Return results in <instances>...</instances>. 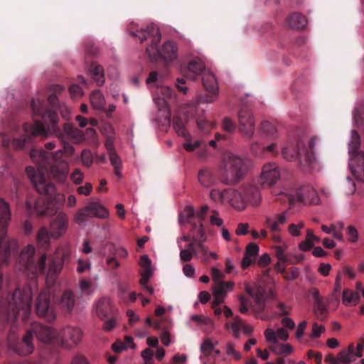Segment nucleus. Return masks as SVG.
<instances>
[{"mask_svg":"<svg viewBox=\"0 0 364 364\" xmlns=\"http://www.w3.org/2000/svg\"><path fill=\"white\" fill-rule=\"evenodd\" d=\"M202 82L205 90L210 93V95L201 97L198 101L205 103L213 102L218 94V84L215 76L210 70H206L202 74Z\"/></svg>","mask_w":364,"mask_h":364,"instance_id":"f8f14e48","label":"nucleus"},{"mask_svg":"<svg viewBox=\"0 0 364 364\" xmlns=\"http://www.w3.org/2000/svg\"><path fill=\"white\" fill-rule=\"evenodd\" d=\"M364 343L363 341L357 343H350L348 346L341 350L334 357L329 354L325 358V362L328 364H350L363 356Z\"/></svg>","mask_w":364,"mask_h":364,"instance_id":"6e6552de","label":"nucleus"},{"mask_svg":"<svg viewBox=\"0 0 364 364\" xmlns=\"http://www.w3.org/2000/svg\"><path fill=\"white\" fill-rule=\"evenodd\" d=\"M11 219L9 204L0 198V262L6 263L13 252L17 250V241L6 235V227Z\"/></svg>","mask_w":364,"mask_h":364,"instance_id":"39448f33","label":"nucleus"},{"mask_svg":"<svg viewBox=\"0 0 364 364\" xmlns=\"http://www.w3.org/2000/svg\"><path fill=\"white\" fill-rule=\"evenodd\" d=\"M234 287L235 283L232 281L214 284L213 287V295H218V296L225 298L227 294L233 290Z\"/></svg>","mask_w":364,"mask_h":364,"instance_id":"cd10ccee","label":"nucleus"},{"mask_svg":"<svg viewBox=\"0 0 364 364\" xmlns=\"http://www.w3.org/2000/svg\"><path fill=\"white\" fill-rule=\"evenodd\" d=\"M271 350L274 352L277 355L281 354H290L293 352L294 348L293 347L288 343H282L279 345L278 347H272L271 348Z\"/></svg>","mask_w":364,"mask_h":364,"instance_id":"49530a36","label":"nucleus"},{"mask_svg":"<svg viewBox=\"0 0 364 364\" xmlns=\"http://www.w3.org/2000/svg\"><path fill=\"white\" fill-rule=\"evenodd\" d=\"M355 288V290H343L342 300L346 306H355L360 301V296H364V288L362 282H358Z\"/></svg>","mask_w":364,"mask_h":364,"instance_id":"6ab92c4d","label":"nucleus"},{"mask_svg":"<svg viewBox=\"0 0 364 364\" xmlns=\"http://www.w3.org/2000/svg\"><path fill=\"white\" fill-rule=\"evenodd\" d=\"M243 325L244 323L242 318L236 316L234 317V320L232 323L225 324V328H231L233 336L235 338H239L240 337V332L242 331Z\"/></svg>","mask_w":364,"mask_h":364,"instance_id":"e433bc0d","label":"nucleus"},{"mask_svg":"<svg viewBox=\"0 0 364 364\" xmlns=\"http://www.w3.org/2000/svg\"><path fill=\"white\" fill-rule=\"evenodd\" d=\"M36 248L32 245H27L21 252L20 262L24 267V271L31 274H43L46 270L47 256L46 254L41 255L38 262L33 260Z\"/></svg>","mask_w":364,"mask_h":364,"instance_id":"1a4fd4ad","label":"nucleus"},{"mask_svg":"<svg viewBox=\"0 0 364 364\" xmlns=\"http://www.w3.org/2000/svg\"><path fill=\"white\" fill-rule=\"evenodd\" d=\"M33 111L34 124L33 126L25 125V130L31 132L33 136H47L48 132H56L58 117L55 112L44 111L43 102L33 100L31 103Z\"/></svg>","mask_w":364,"mask_h":364,"instance_id":"20e7f679","label":"nucleus"},{"mask_svg":"<svg viewBox=\"0 0 364 364\" xmlns=\"http://www.w3.org/2000/svg\"><path fill=\"white\" fill-rule=\"evenodd\" d=\"M69 91L71 97L74 98L80 97L83 95V91L81 87L75 84L72 85L70 87Z\"/></svg>","mask_w":364,"mask_h":364,"instance_id":"69168bd1","label":"nucleus"},{"mask_svg":"<svg viewBox=\"0 0 364 364\" xmlns=\"http://www.w3.org/2000/svg\"><path fill=\"white\" fill-rule=\"evenodd\" d=\"M210 196L213 201L229 205L237 210H242L246 208V201L242 193L232 188L223 191L214 188L211 190Z\"/></svg>","mask_w":364,"mask_h":364,"instance_id":"0eeeda50","label":"nucleus"},{"mask_svg":"<svg viewBox=\"0 0 364 364\" xmlns=\"http://www.w3.org/2000/svg\"><path fill=\"white\" fill-rule=\"evenodd\" d=\"M32 338L33 331H28L23 336L22 342L16 348L15 351L21 356H26L32 353L34 349Z\"/></svg>","mask_w":364,"mask_h":364,"instance_id":"5701e85b","label":"nucleus"},{"mask_svg":"<svg viewBox=\"0 0 364 364\" xmlns=\"http://www.w3.org/2000/svg\"><path fill=\"white\" fill-rule=\"evenodd\" d=\"M190 318L198 326L205 325L213 327L214 326L213 321L209 317L203 315L193 314L191 316Z\"/></svg>","mask_w":364,"mask_h":364,"instance_id":"37998d69","label":"nucleus"},{"mask_svg":"<svg viewBox=\"0 0 364 364\" xmlns=\"http://www.w3.org/2000/svg\"><path fill=\"white\" fill-rule=\"evenodd\" d=\"M79 287L82 294H90L93 292V287L91 283L85 279L80 281Z\"/></svg>","mask_w":364,"mask_h":364,"instance_id":"13d9d810","label":"nucleus"},{"mask_svg":"<svg viewBox=\"0 0 364 364\" xmlns=\"http://www.w3.org/2000/svg\"><path fill=\"white\" fill-rule=\"evenodd\" d=\"M153 350L150 348H146L141 353V356L144 360V364H153Z\"/></svg>","mask_w":364,"mask_h":364,"instance_id":"e2e57ef3","label":"nucleus"},{"mask_svg":"<svg viewBox=\"0 0 364 364\" xmlns=\"http://www.w3.org/2000/svg\"><path fill=\"white\" fill-rule=\"evenodd\" d=\"M109 161L114 168H122V162L120 157L117 155L116 152H112L111 154L109 155Z\"/></svg>","mask_w":364,"mask_h":364,"instance_id":"680f3d73","label":"nucleus"},{"mask_svg":"<svg viewBox=\"0 0 364 364\" xmlns=\"http://www.w3.org/2000/svg\"><path fill=\"white\" fill-rule=\"evenodd\" d=\"M50 293L48 291H42L36 302V314L39 317L44 318L51 322L55 318V314L50 306Z\"/></svg>","mask_w":364,"mask_h":364,"instance_id":"2eb2a0df","label":"nucleus"},{"mask_svg":"<svg viewBox=\"0 0 364 364\" xmlns=\"http://www.w3.org/2000/svg\"><path fill=\"white\" fill-rule=\"evenodd\" d=\"M289 217L288 210L276 213L272 215H266L264 225L272 233L279 232L282 230L280 225L285 224Z\"/></svg>","mask_w":364,"mask_h":364,"instance_id":"f3484780","label":"nucleus"},{"mask_svg":"<svg viewBox=\"0 0 364 364\" xmlns=\"http://www.w3.org/2000/svg\"><path fill=\"white\" fill-rule=\"evenodd\" d=\"M51 239H53L52 232L50 229L48 230L46 227L43 226L38 231L36 242L38 246L48 248L51 243Z\"/></svg>","mask_w":364,"mask_h":364,"instance_id":"bb28decb","label":"nucleus"},{"mask_svg":"<svg viewBox=\"0 0 364 364\" xmlns=\"http://www.w3.org/2000/svg\"><path fill=\"white\" fill-rule=\"evenodd\" d=\"M215 348L214 343L210 339H205L201 343L200 350L204 355H208L210 351L213 350Z\"/></svg>","mask_w":364,"mask_h":364,"instance_id":"5fc2aeb1","label":"nucleus"},{"mask_svg":"<svg viewBox=\"0 0 364 364\" xmlns=\"http://www.w3.org/2000/svg\"><path fill=\"white\" fill-rule=\"evenodd\" d=\"M222 128L227 132H233L236 129L235 122L228 117H225L222 121Z\"/></svg>","mask_w":364,"mask_h":364,"instance_id":"864d4df0","label":"nucleus"},{"mask_svg":"<svg viewBox=\"0 0 364 364\" xmlns=\"http://www.w3.org/2000/svg\"><path fill=\"white\" fill-rule=\"evenodd\" d=\"M287 247L288 246L287 243H283L282 245H276L274 247L275 251V256L278 259V260L283 262H288V257L284 253Z\"/></svg>","mask_w":364,"mask_h":364,"instance_id":"a18cd8bd","label":"nucleus"},{"mask_svg":"<svg viewBox=\"0 0 364 364\" xmlns=\"http://www.w3.org/2000/svg\"><path fill=\"white\" fill-rule=\"evenodd\" d=\"M262 132L266 140H275L277 137L276 128L269 122H264L262 124Z\"/></svg>","mask_w":364,"mask_h":364,"instance_id":"4c0bfd02","label":"nucleus"},{"mask_svg":"<svg viewBox=\"0 0 364 364\" xmlns=\"http://www.w3.org/2000/svg\"><path fill=\"white\" fill-rule=\"evenodd\" d=\"M300 202L304 205H318L321 202L316 190L311 186L301 187L296 193L295 196L290 198V203Z\"/></svg>","mask_w":364,"mask_h":364,"instance_id":"4468645a","label":"nucleus"},{"mask_svg":"<svg viewBox=\"0 0 364 364\" xmlns=\"http://www.w3.org/2000/svg\"><path fill=\"white\" fill-rule=\"evenodd\" d=\"M32 161L36 163V168L28 166L26 173L36 191L41 195H52L55 190V185L45 176L44 171L50 166V173L53 178L64 183L68 176L70 166L68 163L63 159V151L57 150L51 154L43 149H33L30 151Z\"/></svg>","mask_w":364,"mask_h":364,"instance_id":"f257e3e1","label":"nucleus"},{"mask_svg":"<svg viewBox=\"0 0 364 364\" xmlns=\"http://www.w3.org/2000/svg\"><path fill=\"white\" fill-rule=\"evenodd\" d=\"M65 132L75 142L80 143L86 139L84 132L70 124H65L64 125Z\"/></svg>","mask_w":364,"mask_h":364,"instance_id":"2f4dec72","label":"nucleus"},{"mask_svg":"<svg viewBox=\"0 0 364 364\" xmlns=\"http://www.w3.org/2000/svg\"><path fill=\"white\" fill-rule=\"evenodd\" d=\"M245 290L255 301V306H252V310L256 317L262 320L266 319V317L262 314L265 308L267 301L264 289L257 286L252 287L246 283L245 284Z\"/></svg>","mask_w":364,"mask_h":364,"instance_id":"9d476101","label":"nucleus"},{"mask_svg":"<svg viewBox=\"0 0 364 364\" xmlns=\"http://www.w3.org/2000/svg\"><path fill=\"white\" fill-rule=\"evenodd\" d=\"M31 303L32 291L30 287H27L22 290H16L9 304L12 319L16 320L17 316L19 315L23 320L26 321L31 313Z\"/></svg>","mask_w":364,"mask_h":364,"instance_id":"423d86ee","label":"nucleus"},{"mask_svg":"<svg viewBox=\"0 0 364 364\" xmlns=\"http://www.w3.org/2000/svg\"><path fill=\"white\" fill-rule=\"evenodd\" d=\"M249 167L245 159L230 152L225 153L218 168V180L224 185H235L242 180Z\"/></svg>","mask_w":364,"mask_h":364,"instance_id":"7ed1b4c3","label":"nucleus"},{"mask_svg":"<svg viewBox=\"0 0 364 364\" xmlns=\"http://www.w3.org/2000/svg\"><path fill=\"white\" fill-rule=\"evenodd\" d=\"M324 331L325 327L323 325L314 322L312 325V331L310 336L313 338H319Z\"/></svg>","mask_w":364,"mask_h":364,"instance_id":"6e6d98bb","label":"nucleus"},{"mask_svg":"<svg viewBox=\"0 0 364 364\" xmlns=\"http://www.w3.org/2000/svg\"><path fill=\"white\" fill-rule=\"evenodd\" d=\"M190 240V237L183 235L178 240V245L180 248V259L183 262H189L197 255V251L190 252L188 249H183V242Z\"/></svg>","mask_w":364,"mask_h":364,"instance_id":"c85d7f7f","label":"nucleus"},{"mask_svg":"<svg viewBox=\"0 0 364 364\" xmlns=\"http://www.w3.org/2000/svg\"><path fill=\"white\" fill-rule=\"evenodd\" d=\"M90 103L95 109H102L105 105V99L102 93L97 90L93 91L90 97Z\"/></svg>","mask_w":364,"mask_h":364,"instance_id":"c9c22d12","label":"nucleus"},{"mask_svg":"<svg viewBox=\"0 0 364 364\" xmlns=\"http://www.w3.org/2000/svg\"><path fill=\"white\" fill-rule=\"evenodd\" d=\"M281 177L279 166L275 163L264 164L259 176L261 185L272 186L279 181Z\"/></svg>","mask_w":364,"mask_h":364,"instance_id":"dca6fc26","label":"nucleus"},{"mask_svg":"<svg viewBox=\"0 0 364 364\" xmlns=\"http://www.w3.org/2000/svg\"><path fill=\"white\" fill-rule=\"evenodd\" d=\"M75 302L73 293L70 290H67L63 294L58 304L63 310L70 312L74 307Z\"/></svg>","mask_w":364,"mask_h":364,"instance_id":"c756f323","label":"nucleus"},{"mask_svg":"<svg viewBox=\"0 0 364 364\" xmlns=\"http://www.w3.org/2000/svg\"><path fill=\"white\" fill-rule=\"evenodd\" d=\"M188 70L196 75H202L206 70L204 62L200 58L191 60L188 63Z\"/></svg>","mask_w":364,"mask_h":364,"instance_id":"ea45409f","label":"nucleus"},{"mask_svg":"<svg viewBox=\"0 0 364 364\" xmlns=\"http://www.w3.org/2000/svg\"><path fill=\"white\" fill-rule=\"evenodd\" d=\"M89 72L98 86H102L104 84V70L101 65H99L95 63H92L90 67Z\"/></svg>","mask_w":364,"mask_h":364,"instance_id":"72a5a7b5","label":"nucleus"},{"mask_svg":"<svg viewBox=\"0 0 364 364\" xmlns=\"http://www.w3.org/2000/svg\"><path fill=\"white\" fill-rule=\"evenodd\" d=\"M244 198L252 205H258L261 201V194L259 190L254 186H249L243 188Z\"/></svg>","mask_w":364,"mask_h":364,"instance_id":"a878e982","label":"nucleus"},{"mask_svg":"<svg viewBox=\"0 0 364 364\" xmlns=\"http://www.w3.org/2000/svg\"><path fill=\"white\" fill-rule=\"evenodd\" d=\"M70 179L75 184H80L83 181L84 173L79 168H75L70 175Z\"/></svg>","mask_w":364,"mask_h":364,"instance_id":"4d7b16f0","label":"nucleus"},{"mask_svg":"<svg viewBox=\"0 0 364 364\" xmlns=\"http://www.w3.org/2000/svg\"><path fill=\"white\" fill-rule=\"evenodd\" d=\"M198 181L203 187L209 188L215 183V178L210 170L202 169L198 173Z\"/></svg>","mask_w":364,"mask_h":364,"instance_id":"7c9ffc66","label":"nucleus"},{"mask_svg":"<svg viewBox=\"0 0 364 364\" xmlns=\"http://www.w3.org/2000/svg\"><path fill=\"white\" fill-rule=\"evenodd\" d=\"M287 23L293 29H301L307 24V19L299 13H294L289 16Z\"/></svg>","mask_w":364,"mask_h":364,"instance_id":"473e14b6","label":"nucleus"},{"mask_svg":"<svg viewBox=\"0 0 364 364\" xmlns=\"http://www.w3.org/2000/svg\"><path fill=\"white\" fill-rule=\"evenodd\" d=\"M264 335L267 342L272 343H277L276 331H274L272 328H267L264 332Z\"/></svg>","mask_w":364,"mask_h":364,"instance_id":"0e129e2a","label":"nucleus"},{"mask_svg":"<svg viewBox=\"0 0 364 364\" xmlns=\"http://www.w3.org/2000/svg\"><path fill=\"white\" fill-rule=\"evenodd\" d=\"M352 138L353 139H355V141H351L350 143H349V153L351 154L353 156L350 159V169H351V171L352 173H353V175H355V170L353 169V163H355L357 159H356V156H355V154L357 152V149H358V139H359V136H358V134H357L356 132L355 131H353L352 132Z\"/></svg>","mask_w":364,"mask_h":364,"instance_id":"f704fd0d","label":"nucleus"},{"mask_svg":"<svg viewBox=\"0 0 364 364\" xmlns=\"http://www.w3.org/2000/svg\"><path fill=\"white\" fill-rule=\"evenodd\" d=\"M212 279L215 284L223 282L225 276L218 267H212L210 269Z\"/></svg>","mask_w":364,"mask_h":364,"instance_id":"8fccbe9b","label":"nucleus"},{"mask_svg":"<svg viewBox=\"0 0 364 364\" xmlns=\"http://www.w3.org/2000/svg\"><path fill=\"white\" fill-rule=\"evenodd\" d=\"M139 283L142 287L146 286L150 277L153 274V270L141 271Z\"/></svg>","mask_w":364,"mask_h":364,"instance_id":"774afa93","label":"nucleus"},{"mask_svg":"<svg viewBox=\"0 0 364 364\" xmlns=\"http://www.w3.org/2000/svg\"><path fill=\"white\" fill-rule=\"evenodd\" d=\"M90 218H92L87 205L78 210L74 216V221L79 225H85Z\"/></svg>","mask_w":364,"mask_h":364,"instance_id":"58836bf2","label":"nucleus"},{"mask_svg":"<svg viewBox=\"0 0 364 364\" xmlns=\"http://www.w3.org/2000/svg\"><path fill=\"white\" fill-rule=\"evenodd\" d=\"M310 294L314 299L317 308H318L321 310L324 309L325 306L323 305V298L320 296V293L318 289L316 288H312L310 289Z\"/></svg>","mask_w":364,"mask_h":364,"instance_id":"09e8293b","label":"nucleus"},{"mask_svg":"<svg viewBox=\"0 0 364 364\" xmlns=\"http://www.w3.org/2000/svg\"><path fill=\"white\" fill-rule=\"evenodd\" d=\"M240 302L239 311L242 314H246L249 311V301L244 296H240L238 297Z\"/></svg>","mask_w":364,"mask_h":364,"instance_id":"bf43d9fd","label":"nucleus"},{"mask_svg":"<svg viewBox=\"0 0 364 364\" xmlns=\"http://www.w3.org/2000/svg\"><path fill=\"white\" fill-rule=\"evenodd\" d=\"M130 34L139 37L141 43L149 38L151 35L154 36L152 43L146 48L147 55L151 61L162 59L164 61L169 63L178 58V48L175 41H167L160 48L157 46V43L161 40V33L155 25L147 26L146 29L132 31Z\"/></svg>","mask_w":364,"mask_h":364,"instance_id":"f03ea898","label":"nucleus"},{"mask_svg":"<svg viewBox=\"0 0 364 364\" xmlns=\"http://www.w3.org/2000/svg\"><path fill=\"white\" fill-rule=\"evenodd\" d=\"M68 254V250L64 253L61 261H55L53 259L50 264L46 275V281L48 283L53 284L63 269V263L66 260V255Z\"/></svg>","mask_w":364,"mask_h":364,"instance_id":"4be33fe9","label":"nucleus"},{"mask_svg":"<svg viewBox=\"0 0 364 364\" xmlns=\"http://www.w3.org/2000/svg\"><path fill=\"white\" fill-rule=\"evenodd\" d=\"M225 351L228 355L232 356L237 360L242 358L241 353L235 349V344L233 343L229 342L226 344Z\"/></svg>","mask_w":364,"mask_h":364,"instance_id":"3c124183","label":"nucleus"},{"mask_svg":"<svg viewBox=\"0 0 364 364\" xmlns=\"http://www.w3.org/2000/svg\"><path fill=\"white\" fill-rule=\"evenodd\" d=\"M69 228V218L68 215L60 211L50 220L49 229L52 232L53 239L58 240L63 237Z\"/></svg>","mask_w":364,"mask_h":364,"instance_id":"ddd939ff","label":"nucleus"},{"mask_svg":"<svg viewBox=\"0 0 364 364\" xmlns=\"http://www.w3.org/2000/svg\"><path fill=\"white\" fill-rule=\"evenodd\" d=\"M95 311L97 316L102 319L114 314V312L112 301L108 298H102L100 299L96 304Z\"/></svg>","mask_w":364,"mask_h":364,"instance_id":"b1692460","label":"nucleus"},{"mask_svg":"<svg viewBox=\"0 0 364 364\" xmlns=\"http://www.w3.org/2000/svg\"><path fill=\"white\" fill-rule=\"evenodd\" d=\"M240 129L247 137H252L255 132V120L252 114L245 109L239 112Z\"/></svg>","mask_w":364,"mask_h":364,"instance_id":"a211bd4d","label":"nucleus"},{"mask_svg":"<svg viewBox=\"0 0 364 364\" xmlns=\"http://www.w3.org/2000/svg\"><path fill=\"white\" fill-rule=\"evenodd\" d=\"M82 333L77 327L66 326L58 332V340L62 347L71 349L77 346L81 341Z\"/></svg>","mask_w":364,"mask_h":364,"instance_id":"9b49d317","label":"nucleus"},{"mask_svg":"<svg viewBox=\"0 0 364 364\" xmlns=\"http://www.w3.org/2000/svg\"><path fill=\"white\" fill-rule=\"evenodd\" d=\"M259 246L255 243H250L245 251V255L255 258L259 252Z\"/></svg>","mask_w":364,"mask_h":364,"instance_id":"052dcab7","label":"nucleus"},{"mask_svg":"<svg viewBox=\"0 0 364 364\" xmlns=\"http://www.w3.org/2000/svg\"><path fill=\"white\" fill-rule=\"evenodd\" d=\"M201 253L203 254L202 259L204 262H208L209 258H212L214 260L218 259V255L215 252H208L206 246L201 244L199 245Z\"/></svg>","mask_w":364,"mask_h":364,"instance_id":"de8ad7c7","label":"nucleus"},{"mask_svg":"<svg viewBox=\"0 0 364 364\" xmlns=\"http://www.w3.org/2000/svg\"><path fill=\"white\" fill-rule=\"evenodd\" d=\"M33 331L37 338L43 343H48L54 338L58 339V332L51 327L36 324Z\"/></svg>","mask_w":364,"mask_h":364,"instance_id":"412c9836","label":"nucleus"},{"mask_svg":"<svg viewBox=\"0 0 364 364\" xmlns=\"http://www.w3.org/2000/svg\"><path fill=\"white\" fill-rule=\"evenodd\" d=\"M56 198H49L46 201L43 198H38L36 203V210L40 215L48 216L57 213L59 206L57 205Z\"/></svg>","mask_w":364,"mask_h":364,"instance_id":"aec40b11","label":"nucleus"},{"mask_svg":"<svg viewBox=\"0 0 364 364\" xmlns=\"http://www.w3.org/2000/svg\"><path fill=\"white\" fill-rule=\"evenodd\" d=\"M317 141L318 140L316 136H312L310 139L309 142V151H311V155L307 156L306 158H307L309 163L311 165H313L314 163L318 161V160L317 159V157L316 156V154L314 152V148L316 146Z\"/></svg>","mask_w":364,"mask_h":364,"instance_id":"c03bdc74","label":"nucleus"},{"mask_svg":"<svg viewBox=\"0 0 364 364\" xmlns=\"http://www.w3.org/2000/svg\"><path fill=\"white\" fill-rule=\"evenodd\" d=\"M87 207L90 212L92 217L99 218H108L109 212L100 202L97 201L87 205Z\"/></svg>","mask_w":364,"mask_h":364,"instance_id":"393cba45","label":"nucleus"},{"mask_svg":"<svg viewBox=\"0 0 364 364\" xmlns=\"http://www.w3.org/2000/svg\"><path fill=\"white\" fill-rule=\"evenodd\" d=\"M81 160L85 166H91L93 162V156L92 152L89 149H84L81 154Z\"/></svg>","mask_w":364,"mask_h":364,"instance_id":"603ef678","label":"nucleus"},{"mask_svg":"<svg viewBox=\"0 0 364 364\" xmlns=\"http://www.w3.org/2000/svg\"><path fill=\"white\" fill-rule=\"evenodd\" d=\"M139 264L142 268H144L143 271L153 270L151 267V261L147 255L141 256Z\"/></svg>","mask_w":364,"mask_h":364,"instance_id":"338daca9","label":"nucleus"},{"mask_svg":"<svg viewBox=\"0 0 364 364\" xmlns=\"http://www.w3.org/2000/svg\"><path fill=\"white\" fill-rule=\"evenodd\" d=\"M305 150L304 149H299L298 150H294L292 148H284L282 151V156L284 159H286L288 161H292L295 158L297 157V156H302L304 154Z\"/></svg>","mask_w":364,"mask_h":364,"instance_id":"79ce46f5","label":"nucleus"},{"mask_svg":"<svg viewBox=\"0 0 364 364\" xmlns=\"http://www.w3.org/2000/svg\"><path fill=\"white\" fill-rule=\"evenodd\" d=\"M304 222L302 220H299L296 223H290L288 225L287 231L291 236L296 237L301 235V230L304 228Z\"/></svg>","mask_w":364,"mask_h":364,"instance_id":"a19ab883","label":"nucleus"}]
</instances>
